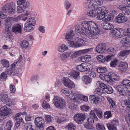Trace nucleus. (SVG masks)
Segmentation results:
<instances>
[{
    "label": "nucleus",
    "mask_w": 130,
    "mask_h": 130,
    "mask_svg": "<svg viewBox=\"0 0 130 130\" xmlns=\"http://www.w3.org/2000/svg\"><path fill=\"white\" fill-rule=\"evenodd\" d=\"M96 70L98 73H104L107 71V69L105 67H102L98 68Z\"/></svg>",
    "instance_id": "obj_49"
},
{
    "label": "nucleus",
    "mask_w": 130,
    "mask_h": 130,
    "mask_svg": "<svg viewBox=\"0 0 130 130\" xmlns=\"http://www.w3.org/2000/svg\"><path fill=\"white\" fill-rule=\"evenodd\" d=\"M119 9L125 14L130 15V6L121 5L119 6Z\"/></svg>",
    "instance_id": "obj_18"
},
{
    "label": "nucleus",
    "mask_w": 130,
    "mask_h": 130,
    "mask_svg": "<svg viewBox=\"0 0 130 130\" xmlns=\"http://www.w3.org/2000/svg\"><path fill=\"white\" fill-rule=\"evenodd\" d=\"M15 6L13 3L7 4L2 8V9L4 11L7 10L9 13L11 14L14 12Z\"/></svg>",
    "instance_id": "obj_14"
},
{
    "label": "nucleus",
    "mask_w": 130,
    "mask_h": 130,
    "mask_svg": "<svg viewBox=\"0 0 130 130\" xmlns=\"http://www.w3.org/2000/svg\"><path fill=\"white\" fill-rule=\"evenodd\" d=\"M86 118L85 114L82 113H77L74 115V117L75 121L78 124L83 123Z\"/></svg>",
    "instance_id": "obj_13"
},
{
    "label": "nucleus",
    "mask_w": 130,
    "mask_h": 130,
    "mask_svg": "<svg viewBox=\"0 0 130 130\" xmlns=\"http://www.w3.org/2000/svg\"><path fill=\"white\" fill-rule=\"evenodd\" d=\"M84 125L86 128L88 129H92L94 128L93 124L88 122L85 123Z\"/></svg>",
    "instance_id": "obj_43"
},
{
    "label": "nucleus",
    "mask_w": 130,
    "mask_h": 130,
    "mask_svg": "<svg viewBox=\"0 0 130 130\" xmlns=\"http://www.w3.org/2000/svg\"><path fill=\"white\" fill-rule=\"evenodd\" d=\"M53 102L55 107L59 109H63L66 106V102L65 100L59 96H54Z\"/></svg>",
    "instance_id": "obj_7"
},
{
    "label": "nucleus",
    "mask_w": 130,
    "mask_h": 130,
    "mask_svg": "<svg viewBox=\"0 0 130 130\" xmlns=\"http://www.w3.org/2000/svg\"><path fill=\"white\" fill-rule=\"evenodd\" d=\"M12 20V18H8L6 20L5 30L7 34V36L11 38L12 36V35L11 33V20Z\"/></svg>",
    "instance_id": "obj_12"
},
{
    "label": "nucleus",
    "mask_w": 130,
    "mask_h": 130,
    "mask_svg": "<svg viewBox=\"0 0 130 130\" xmlns=\"http://www.w3.org/2000/svg\"><path fill=\"white\" fill-rule=\"evenodd\" d=\"M64 38L67 41L68 44L71 46H74L76 45L75 43H74V41L75 38L73 31L70 30L65 33Z\"/></svg>",
    "instance_id": "obj_6"
},
{
    "label": "nucleus",
    "mask_w": 130,
    "mask_h": 130,
    "mask_svg": "<svg viewBox=\"0 0 130 130\" xmlns=\"http://www.w3.org/2000/svg\"><path fill=\"white\" fill-rule=\"evenodd\" d=\"M119 62V60L117 59H115L111 61L110 63V66L111 67H116Z\"/></svg>",
    "instance_id": "obj_56"
},
{
    "label": "nucleus",
    "mask_w": 130,
    "mask_h": 130,
    "mask_svg": "<svg viewBox=\"0 0 130 130\" xmlns=\"http://www.w3.org/2000/svg\"><path fill=\"white\" fill-rule=\"evenodd\" d=\"M26 22L34 26L35 25L36 21L34 18H31L28 19Z\"/></svg>",
    "instance_id": "obj_50"
},
{
    "label": "nucleus",
    "mask_w": 130,
    "mask_h": 130,
    "mask_svg": "<svg viewBox=\"0 0 130 130\" xmlns=\"http://www.w3.org/2000/svg\"><path fill=\"white\" fill-rule=\"evenodd\" d=\"M64 4L65 7L67 10H68L70 8L71 5L70 2L68 0L64 1Z\"/></svg>",
    "instance_id": "obj_59"
},
{
    "label": "nucleus",
    "mask_w": 130,
    "mask_h": 130,
    "mask_svg": "<svg viewBox=\"0 0 130 130\" xmlns=\"http://www.w3.org/2000/svg\"><path fill=\"white\" fill-rule=\"evenodd\" d=\"M12 110L3 106L0 108V120H2L6 119L8 116L12 114Z\"/></svg>",
    "instance_id": "obj_8"
},
{
    "label": "nucleus",
    "mask_w": 130,
    "mask_h": 130,
    "mask_svg": "<svg viewBox=\"0 0 130 130\" xmlns=\"http://www.w3.org/2000/svg\"><path fill=\"white\" fill-rule=\"evenodd\" d=\"M92 66L89 63H82L77 66V69L79 71L83 72L91 70Z\"/></svg>",
    "instance_id": "obj_11"
},
{
    "label": "nucleus",
    "mask_w": 130,
    "mask_h": 130,
    "mask_svg": "<svg viewBox=\"0 0 130 130\" xmlns=\"http://www.w3.org/2000/svg\"><path fill=\"white\" fill-rule=\"evenodd\" d=\"M42 103L41 105L42 107L44 109H50V107L49 104L47 103L46 101L44 99L42 100Z\"/></svg>",
    "instance_id": "obj_36"
},
{
    "label": "nucleus",
    "mask_w": 130,
    "mask_h": 130,
    "mask_svg": "<svg viewBox=\"0 0 130 130\" xmlns=\"http://www.w3.org/2000/svg\"><path fill=\"white\" fill-rule=\"evenodd\" d=\"M95 111H94V108L93 110H92L90 111L89 113V117L93 118L95 120H97L98 118L96 115L95 113Z\"/></svg>",
    "instance_id": "obj_51"
},
{
    "label": "nucleus",
    "mask_w": 130,
    "mask_h": 130,
    "mask_svg": "<svg viewBox=\"0 0 130 130\" xmlns=\"http://www.w3.org/2000/svg\"><path fill=\"white\" fill-rule=\"evenodd\" d=\"M13 123L12 121L9 120L6 123V125L5 127V130H10L12 126Z\"/></svg>",
    "instance_id": "obj_39"
},
{
    "label": "nucleus",
    "mask_w": 130,
    "mask_h": 130,
    "mask_svg": "<svg viewBox=\"0 0 130 130\" xmlns=\"http://www.w3.org/2000/svg\"><path fill=\"white\" fill-rule=\"evenodd\" d=\"M96 85L99 87L94 91V93L95 94L101 95L106 92L111 94L113 92L112 88L108 85H106L100 81L97 82Z\"/></svg>",
    "instance_id": "obj_3"
},
{
    "label": "nucleus",
    "mask_w": 130,
    "mask_h": 130,
    "mask_svg": "<svg viewBox=\"0 0 130 130\" xmlns=\"http://www.w3.org/2000/svg\"><path fill=\"white\" fill-rule=\"evenodd\" d=\"M12 30L15 34H21L22 32V27L19 24H16L13 26Z\"/></svg>",
    "instance_id": "obj_26"
},
{
    "label": "nucleus",
    "mask_w": 130,
    "mask_h": 130,
    "mask_svg": "<svg viewBox=\"0 0 130 130\" xmlns=\"http://www.w3.org/2000/svg\"><path fill=\"white\" fill-rule=\"evenodd\" d=\"M61 92L66 96L75 102H78L79 100H82L83 95L77 93L72 90L68 89H62Z\"/></svg>",
    "instance_id": "obj_4"
},
{
    "label": "nucleus",
    "mask_w": 130,
    "mask_h": 130,
    "mask_svg": "<svg viewBox=\"0 0 130 130\" xmlns=\"http://www.w3.org/2000/svg\"><path fill=\"white\" fill-rule=\"evenodd\" d=\"M34 26L28 23H25L24 26V30L25 31H31L34 30Z\"/></svg>",
    "instance_id": "obj_29"
},
{
    "label": "nucleus",
    "mask_w": 130,
    "mask_h": 130,
    "mask_svg": "<svg viewBox=\"0 0 130 130\" xmlns=\"http://www.w3.org/2000/svg\"><path fill=\"white\" fill-rule=\"evenodd\" d=\"M21 47L23 49H27L29 46L28 42L26 40L21 41L20 43Z\"/></svg>",
    "instance_id": "obj_33"
},
{
    "label": "nucleus",
    "mask_w": 130,
    "mask_h": 130,
    "mask_svg": "<svg viewBox=\"0 0 130 130\" xmlns=\"http://www.w3.org/2000/svg\"><path fill=\"white\" fill-rule=\"evenodd\" d=\"M114 57L115 55L113 54H111L107 55L105 58V61L107 62L109 61L113 58Z\"/></svg>",
    "instance_id": "obj_62"
},
{
    "label": "nucleus",
    "mask_w": 130,
    "mask_h": 130,
    "mask_svg": "<svg viewBox=\"0 0 130 130\" xmlns=\"http://www.w3.org/2000/svg\"><path fill=\"white\" fill-rule=\"evenodd\" d=\"M121 44L124 46H130V37L127 36L122 38L120 41Z\"/></svg>",
    "instance_id": "obj_22"
},
{
    "label": "nucleus",
    "mask_w": 130,
    "mask_h": 130,
    "mask_svg": "<svg viewBox=\"0 0 130 130\" xmlns=\"http://www.w3.org/2000/svg\"><path fill=\"white\" fill-rule=\"evenodd\" d=\"M102 27L104 29L107 30H111L114 28L113 25L109 23H103Z\"/></svg>",
    "instance_id": "obj_31"
},
{
    "label": "nucleus",
    "mask_w": 130,
    "mask_h": 130,
    "mask_svg": "<svg viewBox=\"0 0 130 130\" xmlns=\"http://www.w3.org/2000/svg\"><path fill=\"white\" fill-rule=\"evenodd\" d=\"M72 53L71 51H69L64 52L60 55V58L61 61H65L67 60L68 58H70L72 59Z\"/></svg>",
    "instance_id": "obj_17"
},
{
    "label": "nucleus",
    "mask_w": 130,
    "mask_h": 130,
    "mask_svg": "<svg viewBox=\"0 0 130 130\" xmlns=\"http://www.w3.org/2000/svg\"><path fill=\"white\" fill-rule=\"evenodd\" d=\"M89 99L92 103L96 104L99 102V98L98 96L92 95L90 96Z\"/></svg>",
    "instance_id": "obj_32"
},
{
    "label": "nucleus",
    "mask_w": 130,
    "mask_h": 130,
    "mask_svg": "<svg viewBox=\"0 0 130 130\" xmlns=\"http://www.w3.org/2000/svg\"><path fill=\"white\" fill-rule=\"evenodd\" d=\"M66 128L68 130H74L76 128V126L74 124L71 122L66 126Z\"/></svg>",
    "instance_id": "obj_38"
},
{
    "label": "nucleus",
    "mask_w": 130,
    "mask_h": 130,
    "mask_svg": "<svg viewBox=\"0 0 130 130\" xmlns=\"http://www.w3.org/2000/svg\"><path fill=\"white\" fill-rule=\"evenodd\" d=\"M96 128L98 130H105V129L104 125L102 123H97L96 124Z\"/></svg>",
    "instance_id": "obj_44"
},
{
    "label": "nucleus",
    "mask_w": 130,
    "mask_h": 130,
    "mask_svg": "<svg viewBox=\"0 0 130 130\" xmlns=\"http://www.w3.org/2000/svg\"><path fill=\"white\" fill-rule=\"evenodd\" d=\"M118 124V122L115 120L106 124V125L109 130H117L116 126Z\"/></svg>",
    "instance_id": "obj_21"
},
{
    "label": "nucleus",
    "mask_w": 130,
    "mask_h": 130,
    "mask_svg": "<svg viewBox=\"0 0 130 130\" xmlns=\"http://www.w3.org/2000/svg\"><path fill=\"white\" fill-rule=\"evenodd\" d=\"M94 111L96 113L98 117L100 118L102 116V113L101 110L99 108H94Z\"/></svg>",
    "instance_id": "obj_46"
},
{
    "label": "nucleus",
    "mask_w": 130,
    "mask_h": 130,
    "mask_svg": "<svg viewBox=\"0 0 130 130\" xmlns=\"http://www.w3.org/2000/svg\"><path fill=\"white\" fill-rule=\"evenodd\" d=\"M96 58L99 62L103 63L105 61V57L102 55H99L97 56Z\"/></svg>",
    "instance_id": "obj_42"
},
{
    "label": "nucleus",
    "mask_w": 130,
    "mask_h": 130,
    "mask_svg": "<svg viewBox=\"0 0 130 130\" xmlns=\"http://www.w3.org/2000/svg\"><path fill=\"white\" fill-rule=\"evenodd\" d=\"M116 20L119 23L125 22L127 21V18L122 13H120L116 18Z\"/></svg>",
    "instance_id": "obj_23"
},
{
    "label": "nucleus",
    "mask_w": 130,
    "mask_h": 130,
    "mask_svg": "<svg viewBox=\"0 0 130 130\" xmlns=\"http://www.w3.org/2000/svg\"><path fill=\"white\" fill-rule=\"evenodd\" d=\"M107 100L109 102V104L111 105L110 106L111 107H111H113L115 104V102L111 98L109 97L107 98Z\"/></svg>",
    "instance_id": "obj_58"
},
{
    "label": "nucleus",
    "mask_w": 130,
    "mask_h": 130,
    "mask_svg": "<svg viewBox=\"0 0 130 130\" xmlns=\"http://www.w3.org/2000/svg\"><path fill=\"white\" fill-rule=\"evenodd\" d=\"M83 80L86 84H88L90 83L91 81V79L88 76L85 75L82 78Z\"/></svg>",
    "instance_id": "obj_40"
},
{
    "label": "nucleus",
    "mask_w": 130,
    "mask_h": 130,
    "mask_svg": "<svg viewBox=\"0 0 130 130\" xmlns=\"http://www.w3.org/2000/svg\"><path fill=\"white\" fill-rule=\"evenodd\" d=\"M63 82L64 85L67 87L72 89L75 87L74 82L68 78L63 77Z\"/></svg>",
    "instance_id": "obj_15"
},
{
    "label": "nucleus",
    "mask_w": 130,
    "mask_h": 130,
    "mask_svg": "<svg viewBox=\"0 0 130 130\" xmlns=\"http://www.w3.org/2000/svg\"><path fill=\"white\" fill-rule=\"evenodd\" d=\"M124 104L126 106L127 109L130 110V101L126 100L124 102Z\"/></svg>",
    "instance_id": "obj_64"
},
{
    "label": "nucleus",
    "mask_w": 130,
    "mask_h": 130,
    "mask_svg": "<svg viewBox=\"0 0 130 130\" xmlns=\"http://www.w3.org/2000/svg\"><path fill=\"white\" fill-rule=\"evenodd\" d=\"M0 63L4 67H8L9 66V61L5 59H2L0 60Z\"/></svg>",
    "instance_id": "obj_37"
},
{
    "label": "nucleus",
    "mask_w": 130,
    "mask_h": 130,
    "mask_svg": "<svg viewBox=\"0 0 130 130\" xmlns=\"http://www.w3.org/2000/svg\"><path fill=\"white\" fill-rule=\"evenodd\" d=\"M82 54H85L91 52L93 51V48H90L82 50Z\"/></svg>",
    "instance_id": "obj_61"
},
{
    "label": "nucleus",
    "mask_w": 130,
    "mask_h": 130,
    "mask_svg": "<svg viewBox=\"0 0 130 130\" xmlns=\"http://www.w3.org/2000/svg\"><path fill=\"white\" fill-rule=\"evenodd\" d=\"M44 118L47 123L49 124L53 122L52 117L48 115H45Z\"/></svg>",
    "instance_id": "obj_45"
},
{
    "label": "nucleus",
    "mask_w": 130,
    "mask_h": 130,
    "mask_svg": "<svg viewBox=\"0 0 130 130\" xmlns=\"http://www.w3.org/2000/svg\"><path fill=\"white\" fill-rule=\"evenodd\" d=\"M25 127L26 130H33L32 125L30 123H26L25 124Z\"/></svg>",
    "instance_id": "obj_57"
},
{
    "label": "nucleus",
    "mask_w": 130,
    "mask_h": 130,
    "mask_svg": "<svg viewBox=\"0 0 130 130\" xmlns=\"http://www.w3.org/2000/svg\"><path fill=\"white\" fill-rule=\"evenodd\" d=\"M9 89L10 92L11 93H14L16 90L14 86L12 84H10V85Z\"/></svg>",
    "instance_id": "obj_63"
},
{
    "label": "nucleus",
    "mask_w": 130,
    "mask_h": 130,
    "mask_svg": "<svg viewBox=\"0 0 130 130\" xmlns=\"http://www.w3.org/2000/svg\"><path fill=\"white\" fill-rule=\"evenodd\" d=\"M4 103L8 106H10L11 105H13L15 104V102L14 99H8L4 102Z\"/></svg>",
    "instance_id": "obj_47"
},
{
    "label": "nucleus",
    "mask_w": 130,
    "mask_h": 130,
    "mask_svg": "<svg viewBox=\"0 0 130 130\" xmlns=\"http://www.w3.org/2000/svg\"><path fill=\"white\" fill-rule=\"evenodd\" d=\"M81 25H77L75 27L76 31L82 35H84L90 39H94L98 37L99 30L98 25L93 22L84 21Z\"/></svg>",
    "instance_id": "obj_1"
},
{
    "label": "nucleus",
    "mask_w": 130,
    "mask_h": 130,
    "mask_svg": "<svg viewBox=\"0 0 130 130\" xmlns=\"http://www.w3.org/2000/svg\"><path fill=\"white\" fill-rule=\"evenodd\" d=\"M112 116L111 111H106L104 113V118L105 119H107L111 117Z\"/></svg>",
    "instance_id": "obj_54"
},
{
    "label": "nucleus",
    "mask_w": 130,
    "mask_h": 130,
    "mask_svg": "<svg viewBox=\"0 0 130 130\" xmlns=\"http://www.w3.org/2000/svg\"><path fill=\"white\" fill-rule=\"evenodd\" d=\"M79 61H81L83 62H88L91 60V57L89 55H86L84 56H82L78 59Z\"/></svg>",
    "instance_id": "obj_30"
},
{
    "label": "nucleus",
    "mask_w": 130,
    "mask_h": 130,
    "mask_svg": "<svg viewBox=\"0 0 130 130\" xmlns=\"http://www.w3.org/2000/svg\"><path fill=\"white\" fill-rule=\"evenodd\" d=\"M126 87L124 85H120L118 86L116 88V90H117L119 93L120 91H121L122 90H123L124 87Z\"/></svg>",
    "instance_id": "obj_60"
},
{
    "label": "nucleus",
    "mask_w": 130,
    "mask_h": 130,
    "mask_svg": "<svg viewBox=\"0 0 130 130\" xmlns=\"http://www.w3.org/2000/svg\"><path fill=\"white\" fill-rule=\"evenodd\" d=\"M17 62H14L12 64L10 67L7 69L8 75L11 76L17 75L20 72V70L19 68H15V67Z\"/></svg>",
    "instance_id": "obj_9"
},
{
    "label": "nucleus",
    "mask_w": 130,
    "mask_h": 130,
    "mask_svg": "<svg viewBox=\"0 0 130 130\" xmlns=\"http://www.w3.org/2000/svg\"><path fill=\"white\" fill-rule=\"evenodd\" d=\"M103 2V0H91L88 6V9L90 11L87 12V15L93 17L101 14L103 6L97 8L102 5Z\"/></svg>",
    "instance_id": "obj_2"
},
{
    "label": "nucleus",
    "mask_w": 130,
    "mask_h": 130,
    "mask_svg": "<svg viewBox=\"0 0 130 130\" xmlns=\"http://www.w3.org/2000/svg\"><path fill=\"white\" fill-rule=\"evenodd\" d=\"M127 67V63L124 62H121L118 66V68L122 73L125 72Z\"/></svg>",
    "instance_id": "obj_24"
},
{
    "label": "nucleus",
    "mask_w": 130,
    "mask_h": 130,
    "mask_svg": "<svg viewBox=\"0 0 130 130\" xmlns=\"http://www.w3.org/2000/svg\"><path fill=\"white\" fill-rule=\"evenodd\" d=\"M128 88L126 87H124L123 90H122L120 92V93H119L121 95H125L127 94L128 93Z\"/></svg>",
    "instance_id": "obj_55"
},
{
    "label": "nucleus",
    "mask_w": 130,
    "mask_h": 130,
    "mask_svg": "<svg viewBox=\"0 0 130 130\" xmlns=\"http://www.w3.org/2000/svg\"><path fill=\"white\" fill-rule=\"evenodd\" d=\"M80 110L84 111H88L90 109L89 106L86 105H83L80 106Z\"/></svg>",
    "instance_id": "obj_53"
},
{
    "label": "nucleus",
    "mask_w": 130,
    "mask_h": 130,
    "mask_svg": "<svg viewBox=\"0 0 130 130\" xmlns=\"http://www.w3.org/2000/svg\"><path fill=\"white\" fill-rule=\"evenodd\" d=\"M130 54V50H126L120 52L118 54L119 57L122 59L126 58Z\"/></svg>",
    "instance_id": "obj_20"
},
{
    "label": "nucleus",
    "mask_w": 130,
    "mask_h": 130,
    "mask_svg": "<svg viewBox=\"0 0 130 130\" xmlns=\"http://www.w3.org/2000/svg\"><path fill=\"white\" fill-rule=\"evenodd\" d=\"M35 123L37 127L40 128H42L44 126L45 121L41 117H37L35 119Z\"/></svg>",
    "instance_id": "obj_16"
},
{
    "label": "nucleus",
    "mask_w": 130,
    "mask_h": 130,
    "mask_svg": "<svg viewBox=\"0 0 130 130\" xmlns=\"http://www.w3.org/2000/svg\"><path fill=\"white\" fill-rule=\"evenodd\" d=\"M69 48L68 45L63 44L58 46L57 50L59 52L62 53L65 51L68 50Z\"/></svg>",
    "instance_id": "obj_27"
},
{
    "label": "nucleus",
    "mask_w": 130,
    "mask_h": 130,
    "mask_svg": "<svg viewBox=\"0 0 130 130\" xmlns=\"http://www.w3.org/2000/svg\"><path fill=\"white\" fill-rule=\"evenodd\" d=\"M75 42L74 43H75L76 45L74 46H72V47H80L84 46L86 43V41L82 39L76 37L75 38L74 40Z\"/></svg>",
    "instance_id": "obj_19"
},
{
    "label": "nucleus",
    "mask_w": 130,
    "mask_h": 130,
    "mask_svg": "<svg viewBox=\"0 0 130 130\" xmlns=\"http://www.w3.org/2000/svg\"><path fill=\"white\" fill-rule=\"evenodd\" d=\"M124 31L121 29H113L111 31L110 35L113 39H118L122 37L124 35Z\"/></svg>",
    "instance_id": "obj_10"
},
{
    "label": "nucleus",
    "mask_w": 130,
    "mask_h": 130,
    "mask_svg": "<svg viewBox=\"0 0 130 130\" xmlns=\"http://www.w3.org/2000/svg\"><path fill=\"white\" fill-rule=\"evenodd\" d=\"M105 45L104 43H101L99 44L96 48V51L97 53L103 54L105 50Z\"/></svg>",
    "instance_id": "obj_25"
},
{
    "label": "nucleus",
    "mask_w": 130,
    "mask_h": 130,
    "mask_svg": "<svg viewBox=\"0 0 130 130\" xmlns=\"http://www.w3.org/2000/svg\"><path fill=\"white\" fill-rule=\"evenodd\" d=\"M71 52L72 53V55L71 56L72 59L73 58L74 56H77L83 54L82 50L77 51L74 53L72 51H71Z\"/></svg>",
    "instance_id": "obj_52"
},
{
    "label": "nucleus",
    "mask_w": 130,
    "mask_h": 130,
    "mask_svg": "<svg viewBox=\"0 0 130 130\" xmlns=\"http://www.w3.org/2000/svg\"><path fill=\"white\" fill-rule=\"evenodd\" d=\"M29 14V13L28 12L26 11L25 14H22L21 15L18 16V18L22 20L25 21L26 20L27 18V16Z\"/></svg>",
    "instance_id": "obj_41"
},
{
    "label": "nucleus",
    "mask_w": 130,
    "mask_h": 130,
    "mask_svg": "<svg viewBox=\"0 0 130 130\" xmlns=\"http://www.w3.org/2000/svg\"><path fill=\"white\" fill-rule=\"evenodd\" d=\"M69 75L75 79H78L80 78L79 73L75 70H72Z\"/></svg>",
    "instance_id": "obj_28"
},
{
    "label": "nucleus",
    "mask_w": 130,
    "mask_h": 130,
    "mask_svg": "<svg viewBox=\"0 0 130 130\" xmlns=\"http://www.w3.org/2000/svg\"><path fill=\"white\" fill-rule=\"evenodd\" d=\"M8 75V71L7 69L5 72H3L0 75V80H5L7 77V75Z\"/></svg>",
    "instance_id": "obj_35"
},
{
    "label": "nucleus",
    "mask_w": 130,
    "mask_h": 130,
    "mask_svg": "<svg viewBox=\"0 0 130 130\" xmlns=\"http://www.w3.org/2000/svg\"><path fill=\"white\" fill-rule=\"evenodd\" d=\"M111 74H110V75H111V80L114 81H119L120 79V77L119 75L111 73Z\"/></svg>",
    "instance_id": "obj_34"
},
{
    "label": "nucleus",
    "mask_w": 130,
    "mask_h": 130,
    "mask_svg": "<svg viewBox=\"0 0 130 130\" xmlns=\"http://www.w3.org/2000/svg\"><path fill=\"white\" fill-rule=\"evenodd\" d=\"M39 76L37 74L33 75L31 77L30 81L32 83L35 84Z\"/></svg>",
    "instance_id": "obj_48"
},
{
    "label": "nucleus",
    "mask_w": 130,
    "mask_h": 130,
    "mask_svg": "<svg viewBox=\"0 0 130 130\" xmlns=\"http://www.w3.org/2000/svg\"><path fill=\"white\" fill-rule=\"evenodd\" d=\"M97 18L103 22H108L111 20L113 18V17L112 14L109 13L106 10V8L103 6L102 12L101 14L98 15Z\"/></svg>",
    "instance_id": "obj_5"
}]
</instances>
